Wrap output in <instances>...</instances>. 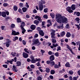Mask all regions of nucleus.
Segmentation results:
<instances>
[{"mask_svg":"<svg viewBox=\"0 0 80 80\" xmlns=\"http://www.w3.org/2000/svg\"><path fill=\"white\" fill-rule=\"evenodd\" d=\"M56 21L59 23H68V19L64 16H62L60 14L55 15Z\"/></svg>","mask_w":80,"mask_h":80,"instance_id":"obj_1","label":"nucleus"},{"mask_svg":"<svg viewBox=\"0 0 80 80\" xmlns=\"http://www.w3.org/2000/svg\"><path fill=\"white\" fill-rule=\"evenodd\" d=\"M32 42L33 43L32 44V45H37L38 43H39L40 44V42H39V41L38 40V39H33L32 40Z\"/></svg>","mask_w":80,"mask_h":80,"instance_id":"obj_2","label":"nucleus"},{"mask_svg":"<svg viewBox=\"0 0 80 80\" xmlns=\"http://www.w3.org/2000/svg\"><path fill=\"white\" fill-rule=\"evenodd\" d=\"M71 7L69 6L66 8V10L70 13H73V10H71Z\"/></svg>","mask_w":80,"mask_h":80,"instance_id":"obj_3","label":"nucleus"},{"mask_svg":"<svg viewBox=\"0 0 80 80\" xmlns=\"http://www.w3.org/2000/svg\"><path fill=\"white\" fill-rule=\"evenodd\" d=\"M23 57L24 58H27L28 57V54L27 53L23 52L22 53Z\"/></svg>","mask_w":80,"mask_h":80,"instance_id":"obj_4","label":"nucleus"},{"mask_svg":"<svg viewBox=\"0 0 80 80\" xmlns=\"http://www.w3.org/2000/svg\"><path fill=\"white\" fill-rule=\"evenodd\" d=\"M31 63H36V61L35 60V58L34 57L32 56L31 57Z\"/></svg>","mask_w":80,"mask_h":80,"instance_id":"obj_5","label":"nucleus"},{"mask_svg":"<svg viewBox=\"0 0 80 80\" xmlns=\"http://www.w3.org/2000/svg\"><path fill=\"white\" fill-rule=\"evenodd\" d=\"M48 24L47 25V27H49L50 26H52V22H51V21L50 20H48L47 21Z\"/></svg>","mask_w":80,"mask_h":80,"instance_id":"obj_6","label":"nucleus"},{"mask_svg":"<svg viewBox=\"0 0 80 80\" xmlns=\"http://www.w3.org/2000/svg\"><path fill=\"white\" fill-rule=\"evenodd\" d=\"M39 8L40 11H42L43 8V6L41 4H39Z\"/></svg>","mask_w":80,"mask_h":80,"instance_id":"obj_7","label":"nucleus"},{"mask_svg":"<svg viewBox=\"0 0 80 80\" xmlns=\"http://www.w3.org/2000/svg\"><path fill=\"white\" fill-rule=\"evenodd\" d=\"M16 67H15V66L13 65L12 66V70L13 71H14L16 73H17L18 72V69L16 70Z\"/></svg>","mask_w":80,"mask_h":80,"instance_id":"obj_8","label":"nucleus"},{"mask_svg":"<svg viewBox=\"0 0 80 80\" xmlns=\"http://www.w3.org/2000/svg\"><path fill=\"white\" fill-rule=\"evenodd\" d=\"M50 61H53L55 60V57L53 55H52L49 58Z\"/></svg>","mask_w":80,"mask_h":80,"instance_id":"obj_9","label":"nucleus"},{"mask_svg":"<svg viewBox=\"0 0 80 80\" xmlns=\"http://www.w3.org/2000/svg\"><path fill=\"white\" fill-rule=\"evenodd\" d=\"M30 28L31 30H34L36 28V26L33 24L30 27Z\"/></svg>","mask_w":80,"mask_h":80,"instance_id":"obj_10","label":"nucleus"},{"mask_svg":"<svg viewBox=\"0 0 80 80\" xmlns=\"http://www.w3.org/2000/svg\"><path fill=\"white\" fill-rule=\"evenodd\" d=\"M39 21H38V20L37 19V20H35L34 21V24H36V26H38V24L39 23Z\"/></svg>","mask_w":80,"mask_h":80,"instance_id":"obj_11","label":"nucleus"},{"mask_svg":"<svg viewBox=\"0 0 80 80\" xmlns=\"http://www.w3.org/2000/svg\"><path fill=\"white\" fill-rule=\"evenodd\" d=\"M39 33L40 35H41L42 37H43L44 36V32L42 30H41L40 31H39Z\"/></svg>","mask_w":80,"mask_h":80,"instance_id":"obj_12","label":"nucleus"},{"mask_svg":"<svg viewBox=\"0 0 80 80\" xmlns=\"http://www.w3.org/2000/svg\"><path fill=\"white\" fill-rule=\"evenodd\" d=\"M71 8L72 9V10H75V8H76V6L75 4H72V5Z\"/></svg>","mask_w":80,"mask_h":80,"instance_id":"obj_13","label":"nucleus"},{"mask_svg":"<svg viewBox=\"0 0 80 80\" xmlns=\"http://www.w3.org/2000/svg\"><path fill=\"white\" fill-rule=\"evenodd\" d=\"M2 16L3 17H5L7 16V14H6V12H2Z\"/></svg>","mask_w":80,"mask_h":80,"instance_id":"obj_14","label":"nucleus"},{"mask_svg":"<svg viewBox=\"0 0 80 80\" xmlns=\"http://www.w3.org/2000/svg\"><path fill=\"white\" fill-rule=\"evenodd\" d=\"M60 35L62 37H64L65 35V31H62L60 33Z\"/></svg>","mask_w":80,"mask_h":80,"instance_id":"obj_15","label":"nucleus"},{"mask_svg":"<svg viewBox=\"0 0 80 80\" xmlns=\"http://www.w3.org/2000/svg\"><path fill=\"white\" fill-rule=\"evenodd\" d=\"M23 27L21 26V28L22 29V33L23 34H24L25 33V32H26V30L25 29V28H23Z\"/></svg>","mask_w":80,"mask_h":80,"instance_id":"obj_16","label":"nucleus"},{"mask_svg":"<svg viewBox=\"0 0 80 80\" xmlns=\"http://www.w3.org/2000/svg\"><path fill=\"white\" fill-rule=\"evenodd\" d=\"M66 36V37H67V38L70 37H71V34H70V33L69 32H67Z\"/></svg>","mask_w":80,"mask_h":80,"instance_id":"obj_17","label":"nucleus"},{"mask_svg":"<svg viewBox=\"0 0 80 80\" xmlns=\"http://www.w3.org/2000/svg\"><path fill=\"white\" fill-rule=\"evenodd\" d=\"M45 3V2L44 0H41V2H39V4L43 5V3Z\"/></svg>","mask_w":80,"mask_h":80,"instance_id":"obj_18","label":"nucleus"},{"mask_svg":"<svg viewBox=\"0 0 80 80\" xmlns=\"http://www.w3.org/2000/svg\"><path fill=\"white\" fill-rule=\"evenodd\" d=\"M22 10L23 12H26L27 10V8L25 7H23L22 8Z\"/></svg>","mask_w":80,"mask_h":80,"instance_id":"obj_19","label":"nucleus"},{"mask_svg":"<svg viewBox=\"0 0 80 80\" xmlns=\"http://www.w3.org/2000/svg\"><path fill=\"white\" fill-rule=\"evenodd\" d=\"M75 14H76V15H77V16H78V17H79V16H80V13L78 12H74V14L75 15Z\"/></svg>","mask_w":80,"mask_h":80,"instance_id":"obj_20","label":"nucleus"},{"mask_svg":"<svg viewBox=\"0 0 80 80\" xmlns=\"http://www.w3.org/2000/svg\"><path fill=\"white\" fill-rule=\"evenodd\" d=\"M17 21L18 23H21V22H22V20H21V19L20 18H18L17 19Z\"/></svg>","mask_w":80,"mask_h":80,"instance_id":"obj_21","label":"nucleus"},{"mask_svg":"<svg viewBox=\"0 0 80 80\" xmlns=\"http://www.w3.org/2000/svg\"><path fill=\"white\" fill-rule=\"evenodd\" d=\"M50 15L51 16L52 18H55V14L54 13H50Z\"/></svg>","mask_w":80,"mask_h":80,"instance_id":"obj_22","label":"nucleus"},{"mask_svg":"<svg viewBox=\"0 0 80 80\" xmlns=\"http://www.w3.org/2000/svg\"><path fill=\"white\" fill-rule=\"evenodd\" d=\"M65 65L66 67H70V64L69 62H67Z\"/></svg>","mask_w":80,"mask_h":80,"instance_id":"obj_23","label":"nucleus"},{"mask_svg":"<svg viewBox=\"0 0 80 80\" xmlns=\"http://www.w3.org/2000/svg\"><path fill=\"white\" fill-rule=\"evenodd\" d=\"M51 38H54V37H55V33L51 32Z\"/></svg>","mask_w":80,"mask_h":80,"instance_id":"obj_24","label":"nucleus"},{"mask_svg":"<svg viewBox=\"0 0 80 80\" xmlns=\"http://www.w3.org/2000/svg\"><path fill=\"white\" fill-rule=\"evenodd\" d=\"M16 63L17 64V67H19V66H20L22 64V63L20 61H17Z\"/></svg>","mask_w":80,"mask_h":80,"instance_id":"obj_25","label":"nucleus"},{"mask_svg":"<svg viewBox=\"0 0 80 80\" xmlns=\"http://www.w3.org/2000/svg\"><path fill=\"white\" fill-rule=\"evenodd\" d=\"M21 25L20 26L21 28H22V27H23H23L25 25V23L24 22H22V23H21Z\"/></svg>","mask_w":80,"mask_h":80,"instance_id":"obj_26","label":"nucleus"},{"mask_svg":"<svg viewBox=\"0 0 80 80\" xmlns=\"http://www.w3.org/2000/svg\"><path fill=\"white\" fill-rule=\"evenodd\" d=\"M13 10L14 11H17L18 10V7L16 6H13Z\"/></svg>","mask_w":80,"mask_h":80,"instance_id":"obj_27","label":"nucleus"},{"mask_svg":"<svg viewBox=\"0 0 80 80\" xmlns=\"http://www.w3.org/2000/svg\"><path fill=\"white\" fill-rule=\"evenodd\" d=\"M50 73L51 75H53L54 74H55V71L53 70H51L50 71Z\"/></svg>","mask_w":80,"mask_h":80,"instance_id":"obj_28","label":"nucleus"},{"mask_svg":"<svg viewBox=\"0 0 80 80\" xmlns=\"http://www.w3.org/2000/svg\"><path fill=\"white\" fill-rule=\"evenodd\" d=\"M50 68H47L46 69V71L47 72V73H49L50 72Z\"/></svg>","mask_w":80,"mask_h":80,"instance_id":"obj_29","label":"nucleus"},{"mask_svg":"<svg viewBox=\"0 0 80 80\" xmlns=\"http://www.w3.org/2000/svg\"><path fill=\"white\" fill-rule=\"evenodd\" d=\"M11 54L12 56H13V57H15V55H16V52H14L13 54V52H11Z\"/></svg>","mask_w":80,"mask_h":80,"instance_id":"obj_30","label":"nucleus"},{"mask_svg":"<svg viewBox=\"0 0 80 80\" xmlns=\"http://www.w3.org/2000/svg\"><path fill=\"white\" fill-rule=\"evenodd\" d=\"M52 45H53L54 48H56L57 47H58V43H56L55 44H54V43H52Z\"/></svg>","mask_w":80,"mask_h":80,"instance_id":"obj_31","label":"nucleus"},{"mask_svg":"<svg viewBox=\"0 0 80 80\" xmlns=\"http://www.w3.org/2000/svg\"><path fill=\"white\" fill-rule=\"evenodd\" d=\"M12 35H14L15 36V33L16 32V31H13V30H12Z\"/></svg>","mask_w":80,"mask_h":80,"instance_id":"obj_32","label":"nucleus"},{"mask_svg":"<svg viewBox=\"0 0 80 80\" xmlns=\"http://www.w3.org/2000/svg\"><path fill=\"white\" fill-rule=\"evenodd\" d=\"M18 39V37L16 36L14 38V39H13V42H14L15 40H17Z\"/></svg>","mask_w":80,"mask_h":80,"instance_id":"obj_33","label":"nucleus"},{"mask_svg":"<svg viewBox=\"0 0 80 80\" xmlns=\"http://www.w3.org/2000/svg\"><path fill=\"white\" fill-rule=\"evenodd\" d=\"M50 64L52 66H54V65H55V62L53 61H51Z\"/></svg>","mask_w":80,"mask_h":80,"instance_id":"obj_34","label":"nucleus"},{"mask_svg":"<svg viewBox=\"0 0 80 80\" xmlns=\"http://www.w3.org/2000/svg\"><path fill=\"white\" fill-rule=\"evenodd\" d=\"M55 68H59V66L57 64H55L54 66Z\"/></svg>","mask_w":80,"mask_h":80,"instance_id":"obj_35","label":"nucleus"},{"mask_svg":"<svg viewBox=\"0 0 80 80\" xmlns=\"http://www.w3.org/2000/svg\"><path fill=\"white\" fill-rule=\"evenodd\" d=\"M48 8H45L44 9V12L45 13H47L48 12Z\"/></svg>","mask_w":80,"mask_h":80,"instance_id":"obj_36","label":"nucleus"},{"mask_svg":"<svg viewBox=\"0 0 80 80\" xmlns=\"http://www.w3.org/2000/svg\"><path fill=\"white\" fill-rule=\"evenodd\" d=\"M2 67L5 68H8V66L7 65L4 64L2 65Z\"/></svg>","mask_w":80,"mask_h":80,"instance_id":"obj_37","label":"nucleus"},{"mask_svg":"<svg viewBox=\"0 0 80 80\" xmlns=\"http://www.w3.org/2000/svg\"><path fill=\"white\" fill-rule=\"evenodd\" d=\"M24 4L23 3H20L19 4V6H20V7H23V6Z\"/></svg>","mask_w":80,"mask_h":80,"instance_id":"obj_38","label":"nucleus"},{"mask_svg":"<svg viewBox=\"0 0 80 80\" xmlns=\"http://www.w3.org/2000/svg\"><path fill=\"white\" fill-rule=\"evenodd\" d=\"M18 12H19L20 13H21V14H23V12H22V9L19 8L18 10Z\"/></svg>","mask_w":80,"mask_h":80,"instance_id":"obj_39","label":"nucleus"},{"mask_svg":"<svg viewBox=\"0 0 80 80\" xmlns=\"http://www.w3.org/2000/svg\"><path fill=\"white\" fill-rule=\"evenodd\" d=\"M75 26H76V27H77V28H78V30H80V26H79V25H78L76 24H75Z\"/></svg>","mask_w":80,"mask_h":80,"instance_id":"obj_40","label":"nucleus"},{"mask_svg":"<svg viewBox=\"0 0 80 80\" xmlns=\"http://www.w3.org/2000/svg\"><path fill=\"white\" fill-rule=\"evenodd\" d=\"M52 42L53 43H55L57 42V41L56 39H53L52 40Z\"/></svg>","mask_w":80,"mask_h":80,"instance_id":"obj_41","label":"nucleus"},{"mask_svg":"<svg viewBox=\"0 0 80 80\" xmlns=\"http://www.w3.org/2000/svg\"><path fill=\"white\" fill-rule=\"evenodd\" d=\"M36 62H40V60H41V59L40 58L38 59L37 58H36L35 59Z\"/></svg>","mask_w":80,"mask_h":80,"instance_id":"obj_42","label":"nucleus"},{"mask_svg":"<svg viewBox=\"0 0 80 80\" xmlns=\"http://www.w3.org/2000/svg\"><path fill=\"white\" fill-rule=\"evenodd\" d=\"M58 49H57V51H59V50H61V47L60 46H58L57 47Z\"/></svg>","mask_w":80,"mask_h":80,"instance_id":"obj_43","label":"nucleus"},{"mask_svg":"<svg viewBox=\"0 0 80 80\" xmlns=\"http://www.w3.org/2000/svg\"><path fill=\"white\" fill-rule=\"evenodd\" d=\"M38 34L36 33L34 36V38H38Z\"/></svg>","mask_w":80,"mask_h":80,"instance_id":"obj_44","label":"nucleus"},{"mask_svg":"<svg viewBox=\"0 0 80 80\" xmlns=\"http://www.w3.org/2000/svg\"><path fill=\"white\" fill-rule=\"evenodd\" d=\"M15 25L14 24H11V28H15Z\"/></svg>","mask_w":80,"mask_h":80,"instance_id":"obj_45","label":"nucleus"},{"mask_svg":"<svg viewBox=\"0 0 80 80\" xmlns=\"http://www.w3.org/2000/svg\"><path fill=\"white\" fill-rule=\"evenodd\" d=\"M55 55L56 57H59V54L58 52L55 53Z\"/></svg>","mask_w":80,"mask_h":80,"instance_id":"obj_46","label":"nucleus"},{"mask_svg":"<svg viewBox=\"0 0 80 80\" xmlns=\"http://www.w3.org/2000/svg\"><path fill=\"white\" fill-rule=\"evenodd\" d=\"M69 72L70 75H72L73 73V72L72 71H70Z\"/></svg>","mask_w":80,"mask_h":80,"instance_id":"obj_47","label":"nucleus"},{"mask_svg":"<svg viewBox=\"0 0 80 80\" xmlns=\"http://www.w3.org/2000/svg\"><path fill=\"white\" fill-rule=\"evenodd\" d=\"M37 30L38 31V32H40L41 30V28L40 27H38L37 28Z\"/></svg>","mask_w":80,"mask_h":80,"instance_id":"obj_48","label":"nucleus"},{"mask_svg":"<svg viewBox=\"0 0 80 80\" xmlns=\"http://www.w3.org/2000/svg\"><path fill=\"white\" fill-rule=\"evenodd\" d=\"M43 17L45 18H46V19H47V18H48V16H47V15H44L43 16Z\"/></svg>","mask_w":80,"mask_h":80,"instance_id":"obj_49","label":"nucleus"},{"mask_svg":"<svg viewBox=\"0 0 80 80\" xmlns=\"http://www.w3.org/2000/svg\"><path fill=\"white\" fill-rule=\"evenodd\" d=\"M24 50L25 52H26V53H28V51L27 50H28V49L27 48H24Z\"/></svg>","mask_w":80,"mask_h":80,"instance_id":"obj_50","label":"nucleus"},{"mask_svg":"<svg viewBox=\"0 0 80 80\" xmlns=\"http://www.w3.org/2000/svg\"><path fill=\"white\" fill-rule=\"evenodd\" d=\"M42 80V77L40 76H39L38 78V80Z\"/></svg>","mask_w":80,"mask_h":80,"instance_id":"obj_51","label":"nucleus"},{"mask_svg":"<svg viewBox=\"0 0 80 80\" xmlns=\"http://www.w3.org/2000/svg\"><path fill=\"white\" fill-rule=\"evenodd\" d=\"M4 7H7L8 6V4L7 3H4L3 4Z\"/></svg>","mask_w":80,"mask_h":80,"instance_id":"obj_52","label":"nucleus"},{"mask_svg":"<svg viewBox=\"0 0 80 80\" xmlns=\"http://www.w3.org/2000/svg\"><path fill=\"white\" fill-rule=\"evenodd\" d=\"M66 46V47H67V48H68V49L69 50V49L71 48H70V46H69V45H68L67 44Z\"/></svg>","mask_w":80,"mask_h":80,"instance_id":"obj_53","label":"nucleus"},{"mask_svg":"<svg viewBox=\"0 0 80 80\" xmlns=\"http://www.w3.org/2000/svg\"><path fill=\"white\" fill-rule=\"evenodd\" d=\"M51 62V61H50V60H48L46 62V63L47 64H50H50Z\"/></svg>","mask_w":80,"mask_h":80,"instance_id":"obj_54","label":"nucleus"},{"mask_svg":"<svg viewBox=\"0 0 80 80\" xmlns=\"http://www.w3.org/2000/svg\"><path fill=\"white\" fill-rule=\"evenodd\" d=\"M30 67L31 68H35V66L34 65L32 64L30 65Z\"/></svg>","mask_w":80,"mask_h":80,"instance_id":"obj_55","label":"nucleus"},{"mask_svg":"<svg viewBox=\"0 0 80 80\" xmlns=\"http://www.w3.org/2000/svg\"><path fill=\"white\" fill-rule=\"evenodd\" d=\"M36 72L37 73V75H39V74H40V71L38 70H37L36 71Z\"/></svg>","mask_w":80,"mask_h":80,"instance_id":"obj_56","label":"nucleus"},{"mask_svg":"<svg viewBox=\"0 0 80 80\" xmlns=\"http://www.w3.org/2000/svg\"><path fill=\"white\" fill-rule=\"evenodd\" d=\"M26 7H27L28 8H29V5L28 4V3L26 2Z\"/></svg>","mask_w":80,"mask_h":80,"instance_id":"obj_57","label":"nucleus"},{"mask_svg":"<svg viewBox=\"0 0 80 80\" xmlns=\"http://www.w3.org/2000/svg\"><path fill=\"white\" fill-rule=\"evenodd\" d=\"M31 61H32V60H31V59L29 58L27 59V62H31Z\"/></svg>","mask_w":80,"mask_h":80,"instance_id":"obj_58","label":"nucleus"},{"mask_svg":"<svg viewBox=\"0 0 80 80\" xmlns=\"http://www.w3.org/2000/svg\"><path fill=\"white\" fill-rule=\"evenodd\" d=\"M75 20H76L77 22H78V21H80V18H77L75 19Z\"/></svg>","mask_w":80,"mask_h":80,"instance_id":"obj_59","label":"nucleus"},{"mask_svg":"<svg viewBox=\"0 0 80 80\" xmlns=\"http://www.w3.org/2000/svg\"><path fill=\"white\" fill-rule=\"evenodd\" d=\"M22 43L23 45H26V41H25V40H22Z\"/></svg>","mask_w":80,"mask_h":80,"instance_id":"obj_60","label":"nucleus"},{"mask_svg":"<svg viewBox=\"0 0 80 80\" xmlns=\"http://www.w3.org/2000/svg\"><path fill=\"white\" fill-rule=\"evenodd\" d=\"M72 80H77V78L74 77L72 78Z\"/></svg>","mask_w":80,"mask_h":80,"instance_id":"obj_61","label":"nucleus"},{"mask_svg":"<svg viewBox=\"0 0 80 80\" xmlns=\"http://www.w3.org/2000/svg\"><path fill=\"white\" fill-rule=\"evenodd\" d=\"M48 54L49 55H51L52 54V52L51 51H49L48 52Z\"/></svg>","mask_w":80,"mask_h":80,"instance_id":"obj_62","label":"nucleus"},{"mask_svg":"<svg viewBox=\"0 0 80 80\" xmlns=\"http://www.w3.org/2000/svg\"><path fill=\"white\" fill-rule=\"evenodd\" d=\"M49 78H50V79H53V76L52 75H50L49 76Z\"/></svg>","mask_w":80,"mask_h":80,"instance_id":"obj_63","label":"nucleus"},{"mask_svg":"<svg viewBox=\"0 0 80 80\" xmlns=\"http://www.w3.org/2000/svg\"><path fill=\"white\" fill-rule=\"evenodd\" d=\"M76 66L77 67H78V68H79V67H80V65L79 64V63H77Z\"/></svg>","mask_w":80,"mask_h":80,"instance_id":"obj_64","label":"nucleus"}]
</instances>
